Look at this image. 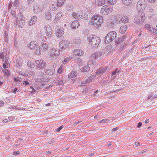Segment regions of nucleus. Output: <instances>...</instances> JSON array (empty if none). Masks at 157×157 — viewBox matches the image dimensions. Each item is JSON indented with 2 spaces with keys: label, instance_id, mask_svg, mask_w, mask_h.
Segmentation results:
<instances>
[{
  "label": "nucleus",
  "instance_id": "1",
  "mask_svg": "<svg viewBox=\"0 0 157 157\" xmlns=\"http://www.w3.org/2000/svg\"><path fill=\"white\" fill-rule=\"evenodd\" d=\"M91 25L96 28L100 27L101 24L103 22L102 16L98 15H94L91 18Z\"/></svg>",
  "mask_w": 157,
  "mask_h": 157
},
{
  "label": "nucleus",
  "instance_id": "2",
  "mask_svg": "<svg viewBox=\"0 0 157 157\" xmlns=\"http://www.w3.org/2000/svg\"><path fill=\"white\" fill-rule=\"evenodd\" d=\"M87 39L90 44H91V46L94 47H96L99 44L100 42L99 38L94 35L90 36H87Z\"/></svg>",
  "mask_w": 157,
  "mask_h": 157
},
{
  "label": "nucleus",
  "instance_id": "3",
  "mask_svg": "<svg viewBox=\"0 0 157 157\" xmlns=\"http://www.w3.org/2000/svg\"><path fill=\"white\" fill-rule=\"evenodd\" d=\"M145 19L144 14L143 13L140 12L136 15L134 19V23L137 25L141 24Z\"/></svg>",
  "mask_w": 157,
  "mask_h": 157
},
{
  "label": "nucleus",
  "instance_id": "4",
  "mask_svg": "<svg viewBox=\"0 0 157 157\" xmlns=\"http://www.w3.org/2000/svg\"><path fill=\"white\" fill-rule=\"evenodd\" d=\"M147 6V2L145 0H139L137 2L136 8L141 13L144 10Z\"/></svg>",
  "mask_w": 157,
  "mask_h": 157
},
{
  "label": "nucleus",
  "instance_id": "5",
  "mask_svg": "<svg viewBox=\"0 0 157 157\" xmlns=\"http://www.w3.org/2000/svg\"><path fill=\"white\" fill-rule=\"evenodd\" d=\"M102 53L100 52H97L93 54L90 56V60L92 61V64H94L96 60H99L102 58Z\"/></svg>",
  "mask_w": 157,
  "mask_h": 157
},
{
  "label": "nucleus",
  "instance_id": "6",
  "mask_svg": "<svg viewBox=\"0 0 157 157\" xmlns=\"http://www.w3.org/2000/svg\"><path fill=\"white\" fill-rule=\"evenodd\" d=\"M128 17L125 16L115 17L114 18L113 21V24L114 25L116 23L120 24L122 23H127L128 21Z\"/></svg>",
  "mask_w": 157,
  "mask_h": 157
},
{
  "label": "nucleus",
  "instance_id": "7",
  "mask_svg": "<svg viewBox=\"0 0 157 157\" xmlns=\"http://www.w3.org/2000/svg\"><path fill=\"white\" fill-rule=\"evenodd\" d=\"M113 10L112 7L105 5L102 7L101 12L102 14L107 15L110 13Z\"/></svg>",
  "mask_w": 157,
  "mask_h": 157
},
{
  "label": "nucleus",
  "instance_id": "8",
  "mask_svg": "<svg viewBox=\"0 0 157 157\" xmlns=\"http://www.w3.org/2000/svg\"><path fill=\"white\" fill-rule=\"evenodd\" d=\"M49 53L51 58H54L60 54V51L56 48H52L50 50Z\"/></svg>",
  "mask_w": 157,
  "mask_h": 157
},
{
  "label": "nucleus",
  "instance_id": "9",
  "mask_svg": "<svg viewBox=\"0 0 157 157\" xmlns=\"http://www.w3.org/2000/svg\"><path fill=\"white\" fill-rule=\"evenodd\" d=\"M69 41L64 40H62L59 43V46L60 48V49H65L69 45Z\"/></svg>",
  "mask_w": 157,
  "mask_h": 157
},
{
  "label": "nucleus",
  "instance_id": "10",
  "mask_svg": "<svg viewBox=\"0 0 157 157\" xmlns=\"http://www.w3.org/2000/svg\"><path fill=\"white\" fill-rule=\"evenodd\" d=\"M37 67L40 69H43L45 67V63L44 62L43 60L40 59L38 60H36L35 62Z\"/></svg>",
  "mask_w": 157,
  "mask_h": 157
},
{
  "label": "nucleus",
  "instance_id": "11",
  "mask_svg": "<svg viewBox=\"0 0 157 157\" xmlns=\"http://www.w3.org/2000/svg\"><path fill=\"white\" fill-rule=\"evenodd\" d=\"M56 36L58 37H61L64 33L63 29V28L58 26L56 28Z\"/></svg>",
  "mask_w": 157,
  "mask_h": 157
},
{
  "label": "nucleus",
  "instance_id": "12",
  "mask_svg": "<svg viewBox=\"0 0 157 157\" xmlns=\"http://www.w3.org/2000/svg\"><path fill=\"white\" fill-rule=\"evenodd\" d=\"M24 18V17L23 18V16L20 15L19 17V22L17 21L16 22L18 25L21 28H22L25 24V20Z\"/></svg>",
  "mask_w": 157,
  "mask_h": 157
},
{
  "label": "nucleus",
  "instance_id": "13",
  "mask_svg": "<svg viewBox=\"0 0 157 157\" xmlns=\"http://www.w3.org/2000/svg\"><path fill=\"white\" fill-rule=\"evenodd\" d=\"M80 12V11H77V13L78 15H79V17L83 19L84 20H87L88 18V16L87 14L84 11H81V14L79 13V12Z\"/></svg>",
  "mask_w": 157,
  "mask_h": 157
},
{
  "label": "nucleus",
  "instance_id": "14",
  "mask_svg": "<svg viewBox=\"0 0 157 157\" xmlns=\"http://www.w3.org/2000/svg\"><path fill=\"white\" fill-rule=\"evenodd\" d=\"M75 56H81L83 55L84 52L83 50L80 49H75L73 52Z\"/></svg>",
  "mask_w": 157,
  "mask_h": 157
},
{
  "label": "nucleus",
  "instance_id": "15",
  "mask_svg": "<svg viewBox=\"0 0 157 157\" xmlns=\"http://www.w3.org/2000/svg\"><path fill=\"white\" fill-rule=\"evenodd\" d=\"M33 8V11L34 13H37L40 12V9L38 5H37L36 4L34 5Z\"/></svg>",
  "mask_w": 157,
  "mask_h": 157
},
{
  "label": "nucleus",
  "instance_id": "16",
  "mask_svg": "<svg viewBox=\"0 0 157 157\" xmlns=\"http://www.w3.org/2000/svg\"><path fill=\"white\" fill-rule=\"evenodd\" d=\"M79 25V22L77 21H74L71 24V27L74 29L78 28Z\"/></svg>",
  "mask_w": 157,
  "mask_h": 157
},
{
  "label": "nucleus",
  "instance_id": "17",
  "mask_svg": "<svg viewBox=\"0 0 157 157\" xmlns=\"http://www.w3.org/2000/svg\"><path fill=\"white\" fill-rule=\"evenodd\" d=\"M107 34L111 38V39L113 40L116 38L117 34L115 31H112L110 32Z\"/></svg>",
  "mask_w": 157,
  "mask_h": 157
},
{
  "label": "nucleus",
  "instance_id": "18",
  "mask_svg": "<svg viewBox=\"0 0 157 157\" xmlns=\"http://www.w3.org/2000/svg\"><path fill=\"white\" fill-rule=\"evenodd\" d=\"M37 20V18L34 16L32 17L29 22V24L30 25H32L33 24H34Z\"/></svg>",
  "mask_w": 157,
  "mask_h": 157
},
{
  "label": "nucleus",
  "instance_id": "19",
  "mask_svg": "<svg viewBox=\"0 0 157 157\" xmlns=\"http://www.w3.org/2000/svg\"><path fill=\"white\" fill-rule=\"evenodd\" d=\"M34 50L36 54L40 55V54L41 49L39 45H36V46L35 47V49Z\"/></svg>",
  "mask_w": 157,
  "mask_h": 157
},
{
  "label": "nucleus",
  "instance_id": "20",
  "mask_svg": "<svg viewBox=\"0 0 157 157\" xmlns=\"http://www.w3.org/2000/svg\"><path fill=\"white\" fill-rule=\"evenodd\" d=\"M105 1L104 0H96L95 4L98 6H102L105 4Z\"/></svg>",
  "mask_w": 157,
  "mask_h": 157
},
{
  "label": "nucleus",
  "instance_id": "21",
  "mask_svg": "<svg viewBox=\"0 0 157 157\" xmlns=\"http://www.w3.org/2000/svg\"><path fill=\"white\" fill-rule=\"evenodd\" d=\"M59 6H57V4H56L55 2H52L50 5V8L52 10L55 11L57 10V7Z\"/></svg>",
  "mask_w": 157,
  "mask_h": 157
},
{
  "label": "nucleus",
  "instance_id": "22",
  "mask_svg": "<svg viewBox=\"0 0 157 157\" xmlns=\"http://www.w3.org/2000/svg\"><path fill=\"white\" fill-rule=\"evenodd\" d=\"M127 29V26L126 25L122 26L120 28L119 31L121 33H124Z\"/></svg>",
  "mask_w": 157,
  "mask_h": 157
},
{
  "label": "nucleus",
  "instance_id": "23",
  "mask_svg": "<svg viewBox=\"0 0 157 157\" xmlns=\"http://www.w3.org/2000/svg\"><path fill=\"white\" fill-rule=\"evenodd\" d=\"M55 71V70L54 69H46L45 70V72L47 74H48V75H52L54 73Z\"/></svg>",
  "mask_w": 157,
  "mask_h": 157
},
{
  "label": "nucleus",
  "instance_id": "24",
  "mask_svg": "<svg viewBox=\"0 0 157 157\" xmlns=\"http://www.w3.org/2000/svg\"><path fill=\"white\" fill-rule=\"evenodd\" d=\"M90 69V67L88 65H86L83 67L81 69V71L83 72H85L89 71Z\"/></svg>",
  "mask_w": 157,
  "mask_h": 157
},
{
  "label": "nucleus",
  "instance_id": "25",
  "mask_svg": "<svg viewBox=\"0 0 157 157\" xmlns=\"http://www.w3.org/2000/svg\"><path fill=\"white\" fill-rule=\"evenodd\" d=\"M77 75V72L75 71H73L69 75L68 78H71L76 77Z\"/></svg>",
  "mask_w": 157,
  "mask_h": 157
},
{
  "label": "nucleus",
  "instance_id": "26",
  "mask_svg": "<svg viewBox=\"0 0 157 157\" xmlns=\"http://www.w3.org/2000/svg\"><path fill=\"white\" fill-rule=\"evenodd\" d=\"M122 3L126 6L128 5L131 3L132 0H121Z\"/></svg>",
  "mask_w": 157,
  "mask_h": 157
},
{
  "label": "nucleus",
  "instance_id": "27",
  "mask_svg": "<svg viewBox=\"0 0 157 157\" xmlns=\"http://www.w3.org/2000/svg\"><path fill=\"white\" fill-rule=\"evenodd\" d=\"M41 47L43 49L42 51H46L48 50V44L45 43H43L41 44Z\"/></svg>",
  "mask_w": 157,
  "mask_h": 157
},
{
  "label": "nucleus",
  "instance_id": "28",
  "mask_svg": "<svg viewBox=\"0 0 157 157\" xmlns=\"http://www.w3.org/2000/svg\"><path fill=\"white\" fill-rule=\"evenodd\" d=\"M65 2V0H57V6L60 7L63 5Z\"/></svg>",
  "mask_w": 157,
  "mask_h": 157
},
{
  "label": "nucleus",
  "instance_id": "29",
  "mask_svg": "<svg viewBox=\"0 0 157 157\" xmlns=\"http://www.w3.org/2000/svg\"><path fill=\"white\" fill-rule=\"evenodd\" d=\"M45 18L47 20H50L51 19V15L50 12H47L45 14Z\"/></svg>",
  "mask_w": 157,
  "mask_h": 157
},
{
  "label": "nucleus",
  "instance_id": "30",
  "mask_svg": "<svg viewBox=\"0 0 157 157\" xmlns=\"http://www.w3.org/2000/svg\"><path fill=\"white\" fill-rule=\"evenodd\" d=\"M112 40L111 39V38H110L109 36H108V35L107 34L105 38V43H108L111 41H112Z\"/></svg>",
  "mask_w": 157,
  "mask_h": 157
},
{
  "label": "nucleus",
  "instance_id": "31",
  "mask_svg": "<svg viewBox=\"0 0 157 157\" xmlns=\"http://www.w3.org/2000/svg\"><path fill=\"white\" fill-rule=\"evenodd\" d=\"M73 5H71V4H69L67 5V6L66 7V9L68 11H71L73 9Z\"/></svg>",
  "mask_w": 157,
  "mask_h": 157
},
{
  "label": "nucleus",
  "instance_id": "32",
  "mask_svg": "<svg viewBox=\"0 0 157 157\" xmlns=\"http://www.w3.org/2000/svg\"><path fill=\"white\" fill-rule=\"evenodd\" d=\"M36 44H34L33 42H31L30 43V44L29 45V47L30 48L35 49V47L36 46Z\"/></svg>",
  "mask_w": 157,
  "mask_h": 157
},
{
  "label": "nucleus",
  "instance_id": "33",
  "mask_svg": "<svg viewBox=\"0 0 157 157\" xmlns=\"http://www.w3.org/2000/svg\"><path fill=\"white\" fill-rule=\"evenodd\" d=\"M3 72L5 74V75L6 77H8L9 75H10V72L7 69L3 70Z\"/></svg>",
  "mask_w": 157,
  "mask_h": 157
},
{
  "label": "nucleus",
  "instance_id": "34",
  "mask_svg": "<svg viewBox=\"0 0 157 157\" xmlns=\"http://www.w3.org/2000/svg\"><path fill=\"white\" fill-rule=\"evenodd\" d=\"M66 82V81L65 79H63L60 81H58L57 82V83L58 85H62L64 83H65Z\"/></svg>",
  "mask_w": 157,
  "mask_h": 157
},
{
  "label": "nucleus",
  "instance_id": "35",
  "mask_svg": "<svg viewBox=\"0 0 157 157\" xmlns=\"http://www.w3.org/2000/svg\"><path fill=\"white\" fill-rule=\"evenodd\" d=\"M77 63L79 66L83 63L82 60L80 58H78L77 59Z\"/></svg>",
  "mask_w": 157,
  "mask_h": 157
},
{
  "label": "nucleus",
  "instance_id": "36",
  "mask_svg": "<svg viewBox=\"0 0 157 157\" xmlns=\"http://www.w3.org/2000/svg\"><path fill=\"white\" fill-rule=\"evenodd\" d=\"M107 1L111 5L115 4L117 2V0H107Z\"/></svg>",
  "mask_w": 157,
  "mask_h": 157
},
{
  "label": "nucleus",
  "instance_id": "37",
  "mask_svg": "<svg viewBox=\"0 0 157 157\" xmlns=\"http://www.w3.org/2000/svg\"><path fill=\"white\" fill-rule=\"evenodd\" d=\"M71 59L70 57H67L64 59V60L63 61V63L64 64H65L69 62Z\"/></svg>",
  "mask_w": 157,
  "mask_h": 157
},
{
  "label": "nucleus",
  "instance_id": "38",
  "mask_svg": "<svg viewBox=\"0 0 157 157\" xmlns=\"http://www.w3.org/2000/svg\"><path fill=\"white\" fill-rule=\"evenodd\" d=\"M119 71L118 70L117 68H116L114 71H113L112 72V75L113 76L114 75H117V73H118L119 72Z\"/></svg>",
  "mask_w": 157,
  "mask_h": 157
},
{
  "label": "nucleus",
  "instance_id": "39",
  "mask_svg": "<svg viewBox=\"0 0 157 157\" xmlns=\"http://www.w3.org/2000/svg\"><path fill=\"white\" fill-rule=\"evenodd\" d=\"M63 70V66H61L57 71V72L60 74L62 73Z\"/></svg>",
  "mask_w": 157,
  "mask_h": 157
},
{
  "label": "nucleus",
  "instance_id": "40",
  "mask_svg": "<svg viewBox=\"0 0 157 157\" xmlns=\"http://www.w3.org/2000/svg\"><path fill=\"white\" fill-rule=\"evenodd\" d=\"M102 69H99L98 71L96 72V74H100L104 73Z\"/></svg>",
  "mask_w": 157,
  "mask_h": 157
},
{
  "label": "nucleus",
  "instance_id": "41",
  "mask_svg": "<svg viewBox=\"0 0 157 157\" xmlns=\"http://www.w3.org/2000/svg\"><path fill=\"white\" fill-rule=\"evenodd\" d=\"M19 0H16L14 2L13 4V5L15 7H17V5L19 3Z\"/></svg>",
  "mask_w": 157,
  "mask_h": 157
},
{
  "label": "nucleus",
  "instance_id": "42",
  "mask_svg": "<svg viewBox=\"0 0 157 157\" xmlns=\"http://www.w3.org/2000/svg\"><path fill=\"white\" fill-rule=\"evenodd\" d=\"M63 14L62 13L60 12L57 13L56 16L59 18L63 16Z\"/></svg>",
  "mask_w": 157,
  "mask_h": 157
},
{
  "label": "nucleus",
  "instance_id": "43",
  "mask_svg": "<svg viewBox=\"0 0 157 157\" xmlns=\"http://www.w3.org/2000/svg\"><path fill=\"white\" fill-rule=\"evenodd\" d=\"M72 16L75 19H77L78 18V16L75 13H73L72 14Z\"/></svg>",
  "mask_w": 157,
  "mask_h": 157
},
{
  "label": "nucleus",
  "instance_id": "44",
  "mask_svg": "<svg viewBox=\"0 0 157 157\" xmlns=\"http://www.w3.org/2000/svg\"><path fill=\"white\" fill-rule=\"evenodd\" d=\"M63 128V125H62L59 127L57 128L55 130V131H56V132H58L59 131H60L61 129Z\"/></svg>",
  "mask_w": 157,
  "mask_h": 157
},
{
  "label": "nucleus",
  "instance_id": "45",
  "mask_svg": "<svg viewBox=\"0 0 157 157\" xmlns=\"http://www.w3.org/2000/svg\"><path fill=\"white\" fill-rule=\"evenodd\" d=\"M148 10L149 12L151 13L153 12L154 11V9H153V7H149Z\"/></svg>",
  "mask_w": 157,
  "mask_h": 157
},
{
  "label": "nucleus",
  "instance_id": "46",
  "mask_svg": "<svg viewBox=\"0 0 157 157\" xmlns=\"http://www.w3.org/2000/svg\"><path fill=\"white\" fill-rule=\"evenodd\" d=\"M3 61L6 63V64H8L9 62L7 60V58L6 57V56L5 57V59H3Z\"/></svg>",
  "mask_w": 157,
  "mask_h": 157
},
{
  "label": "nucleus",
  "instance_id": "47",
  "mask_svg": "<svg viewBox=\"0 0 157 157\" xmlns=\"http://www.w3.org/2000/svg\"><path fill=\"white\" fill-rule=\"evenodd\" d=\"M11 14L14 17H16V13L13 10H12L11 11Z\"/></svg>",
  "mask_w": 157,
  "mask_h": 157
},
{
  "label": "nucleus",
  "instance_id": "48",
  "mask_svg": "<svg viewBox=\"0 0 157 157\" xmlns=\"http://www.w3.org/2000/svg\"><path fill=\"white\" fill-rule=\"evenodd\" d=\"M91 78H90V77H89L86 80V82L89 83L91 82L92 81Z\"/></svg>",
  "mask_w": 157,
  "mask_h": 157
},
{
  "label": "nucleus",
  "instance_id": "49",
  "mask_svg": "<svg viewBox=\"0 0 157 157\" xmlns=\"http://www.w3.org/2000/svg\"><path fill=\"white\" fill-rule=\"evenodd\" d=\"M107 120H108V119H103L101 120V121H99V122L100 123L106 122Z\"/></svg>",
  "mask_w": 157,
  "mask_h": 157
},
{
  "label": "nucleus",
  "instance_id": "50",
  "mask_svg": "<svg viewBox=\"0 0 157 157\" xmlns=\"http://www.w3.org/2000/svg\"><path fill=\"white\" fill-rule=\"evenodd\" d=\"M19 90L18 88H15L13 90V93L14 94H15L16 92L19 91Z\"/></svg>",
  "mask_w": 157,
  "mask_h": 157
},
{
  "label": "nucleus",
  "instance_id": "51",
  "mask_svg": "<svg viewBox=\"0 0 157 157\" xmlns=\"http://www.w3.org/2000/svg\"><path fill=\"white\" fill-rule=\"evenodd\" d=\"M54 142V140L53 139L49 140L48 141V143L49 144H52Z\"/></svg>",
  "mask_w": 157,
  "mask_h": 157
},
{
  "label": "nucleus",
  "instance_id": "52",
  "mask_svg": "<svg viewBox=\"0 0 157 157\" xmlns=\"http://www.w3.org/2000/svg\"><path fill=\"white\" fill-rule=\"evenodd\" d=\"M4 56H5L3 52L0 53V58H2V59H4Z\"/></svg>",
  "mask_w": 157,
  "mask_h": 157
},
{
  "label": "nucleus",
  "instance_id": "53",
  "mask_svg": "<svg viewBox=\"0 0 157 157\" xmlns=\"http://www.w3.org/2000/svg\"><path fill=\"white\" fill-rule=\"evenodd\" d=\"M59 19L56 16V17L55 19V20H54V23H55V22H56L57 21H59Z\"/></svg>",
  "mask_w": 157,
  "mask_h": 157
},
{
  "label": "nucleus",
  "instance_id": "54",
  "mask_svg": "<svg viewBox=\"0 0 157 157\" xmlns=\"http://www.w3.org/2000/svg\"><path fill=\"white\" fill-rule=\"evenodd\" d=\"M147 28L148 29H149L151 31H152V30L153 29V28L152 27H151L150 25H147Z\"/></svg>",
  "mask_w": 157,
  "mask_h": 157
},
{
  "label": "nucleus",
  "instance_id": "55",
  "mask_svg": "<svg viewBox=\"0 0 157 157\" xmlns=\"http://www.w3.org/2000/svg\"><path fill=\"white\" fill-rule=\"evenodd\" d=\"M14 45L15 47L17 48L18 47V44L16 41H14Z\"/></svg>",
  "mask_w": 157,
  "mask_h": 157
},
{
  "label": "nucleus",
  "instance_id": "56",
  "mask_svg": "<svg viewBox=\"0 0 157 157\" xmlns=\"http://www.w3.org/2000/svg\"><path fill=\"white\" fill-rule=\"evenodd\" d=\"M87 82H86V81L84 82H81L80 84L81 86H83L85 85Z\"/></svg>",
  "mask_w": 157,
  "mask_h": 157
},
{
  "label": "nucleus",
  "instance_id": "57",
  "mask_svg": "<svg viewBox=\"0 0 157 157\" xmlns=\"http://www.w3.org/2000/svg\"><path fill=\"white\" fill-rule=\"evenodd\" d=\"M119 129V128L118 127H116L115 128H113L112 129V131L113 132H115L117 130H118Z\"/></svg>",
  "mask_w": 157,
  "mask_h": 157
},
{
  "label": "nucleus",
  "instance_id": "58",
  "mask_svg": "<svg viewBox=\"0 0 157 157\" xmlns=\"http://www.w3.org/2000/svg\"><path fill=\"white\" fill-rule=\"evenodd\" d=\"M142 125V123L141 122H140L138 124V128H140Z\"/></svg>",
  "mask_w": 157,
  "mask_h": 157
},
{
  "label": "nucleus",
  "instance_id": "59",
  "mask_svg": "<svg viewBox=\"0 0 157 157\" xmlns=\"http://www.w3.org/2000/svg\"><path fill=\"white\" fill-rule=\"evenodd\" d=\"M4 102L2 101H0V106H2L4 105Z\"/></svg>",
  "mask_w": 157,
  "mask_h": 157
},
{
  "label": "nucleus",
  "instance_id": "60",
  "mask_svg": "<svg viewBox=\"0 0 157 157\" xmlns=\"http://www.w3.org/2000/svg\"><path fill=\"white\" fill-rule=\"evenodd\" d=\"M147 1L151 3H153L155 2L156 0H147Z\"/></svg>",
  "mask_w": 157,
  "mask_h": 157
},
{
  "label": "nucleus",
  "instance_id": "61",
  "mask_svg": "<svg viewBox=\"0 0 157 157\" xmlns=\"http://www.w3.org/2000/svg\"><path fill=\"white\" fill-rule=\"evenodd\" d=\"M19 154V152L18 151L14 152L13 153V155H18Z\"/></svg>",
  "mask_w": 157,
  "mask_h": 157
},
{
  "label": "nucleus",
  "instance_id": "62",
  "mask_svg": "<svg viewBox=\"0 0 157 157\" xmlns=\"http://www.w3.org/2000/svg\"><path fill=\"white\" fill-rule=\"evenodd\" d=\"M24 84H25V85H29V83L27 81H25L23 83Z\"/></svg>",
  "mask_w": 157,
  "mask_h": 157
},
{
  "label": "nucleus",
  "instance_id": "63",
  "mask_svg": "<svg viewBox=\"0 0 157 157\" xmlns=\"http://www.w3.org/2000/svg\"><path fill=\"white\" fill-rule=\"evenodd\" d=\"M125 37V36H123L121 38H119V40H121V41H123L124 40V38Z\"/></svg>",
  "mask_w": 157,
  "mask_h": 157
},
{
  "label": "nucleus",
  "instance_id": "64",
  "mask_svg": "<svg viewBox=\"0 0 157 157\" xmlns=\"http://www.w3.org/2000/svg\"><path fill=\"white\" fill-rule=\"evenodd\" d=\"M14 81L17 82H18L20 81V80L17 78H14Z\"/></svg>",
  "mask_w": 157,
  "mask_h": 157
}]
</instances>
